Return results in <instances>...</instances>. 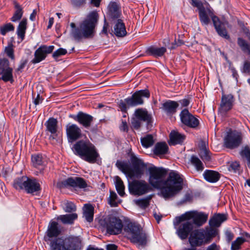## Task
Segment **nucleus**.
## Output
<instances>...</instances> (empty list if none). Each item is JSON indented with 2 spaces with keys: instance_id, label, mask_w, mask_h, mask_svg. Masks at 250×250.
<instances>
[{
  "instance_id": "nucleus-21",
  "label": "nucleus",
  "mask_w": 250,
  "mask_h": 250,
  "mask_svg": "<svg viewBox=\"0 0 250 250\" xmlns=\"http://www.w3.org/2000/svg\"><path fill=\"white\" fill-rule=\"evenodd\" d=\"M179 225L177 234L181 240H185L193 230V225L190 221L181 222Z\"/></svg>"
},
{
  "instance_id": "nucleus-24",
  "label": "nucleus",
  "mask_w": 250,
  "mask_h": 250,
  "mask_svg": "<svg viewBox=\"0 0 250 250\" xmlns=\"http://www.w3.org/2000/svg\"><path fill=\"white\" fill-rule=\"evenodd\" d=\"M113 26V32L116 36L118 37H124L126 36L127 32L126 31L125 24L123 20H119L114 23H110Z\"/></svg>"
},
{
  "instance_id": "nucleus-41",
  "label": "nucleus",
  "mask_w": 250,
  "mask_h": 250,
  "mask_svg": "<svg viewBox=\"0 0 250 250\" xmlns=\"http://www.w3.org/2000/svg\"><path fill=\"white\" fill-rule=\"evenodd\" d=\"M153 196L152 194L149 195L146 198L135 200L134 202L135 204L141 208L146 209L149 206L150 200L152 199Z\"/></svg>"
},
{
  "instance_id": "nucleus-52",
  "label": "nucleus",
  "mask_w": 250,
  "mask_h": 250,
  "mask_svg": "<svg viewBox=\"0 0 250 250\" xmlns=\"http://www.w3.org/2000/svg\"><path fill=\"white\" fill-rule=\"evenodd\" d=\"M4 51L8 57L12 60H14L15 56L14 54L13 45L12 43H9L8 46L5 47Z\"/></svg>"
},
{
  "instance_id": "nucleus-7",
  "label": "nucleus",
  "mask_w": 250,
  "mask_h": 250,
  "mask_svg": "<svg viewBox=\"0 0 250 250\" xmlns=\"http://www.w3.org/2000/svg\"><path fill=\"white\" fill-rule=\"evenodd\" d=\"M150 94L147 89L135 91L130 97L121 100L118 103V107L122 112L127 113L130 107L142 105L144 103V98H149Z\"/></svg>"
},
{
  "instance_id": "nucleus-58",
  "label": "nucleus",
  "mask_w": 250,
  "mask_h": 250,
  "mask_svg": "<svg viewBox=\"0 0 250 250\" xmlns=\"http://www.w3.org/2000/svg\"><path fill=\"white\" fill-rule=\"evenodd\" d=\"M209 225L211 227L215 228L219 227L221 225L220 222L217 220L216 217L213 215L209 220Z\"/></svg>"
},
{
  "instance_id": "nucleus-16",
  "label": "nucleus",
  "mask_w": 250,
  "mask_h": 250,
  "mask_svg": "<svg viewBox=\"0 0 250 250\" xmlns=\"http://www.w3.org/2000/svg\"><path fill=\"white\" fill-rule=\"evenodd\" d=\"M62 233V229L60 228L57 222L51 221L48 226L47 229L45 232L44 237V240L45 242H51L54 239L60 237L59 235Z\"/></svg>"
},
{
  "instance_id": "nucleus-53",
  "label": "nucleus",
  "mask_w": 250,
  "mask_h": 250,
  "mask_svg": "<svg viewBox=\"0 0 250 250\" xmlns=\"http://www.w3.org/2000/svg\"><path fill=\"white\" fill-rule=\"evenodd\" d=\"M67 53V50L62 48H60L52 54L53 58L55 60L57 59L62 56L64 55Z\"/></svg>"
},
{
  "instance_id": "nucleus-27",
  "label": "nucleus",
  "mask_w": 250,
  "mask_h": 250,
  "mask_svg": "<svg viewBox=\"0 0 250 250\" xmlns=\"http://www.w3.org/2000/svg\"><path fill=\"white\" fill-rule=\"evenodd\" d=\"M41 189L40 185L37 182L36 179L28 178L24 189L27 193L33 194L35 192L41 190Z\"/></svg>"
},
{
  "instance_id": "nucleus-45",
  "label": "nucleus",
  "mask_w": 250,
  "mask_h": 250,
  "mask_svg": "<svg viewBox=\"0 0 250 250\" xmlns=\"http://www.w3.org/2000/svg\"><path fill=\"white\" fill-rule=\"evenodd\" d=\"M115 186L117 192L121 196L125 194V186L122 179L118 176L115 177Z\"/></svg>"
},
{
  "instance_id": "nucleus-34",
  "label": "nucleus",
  "mask_w": 250,
  "mask_h": 250,
  "mask_svg": "<svg viewBox=\"0 0 250 250\" xmlns=\"http://www.w3.org/2000/svg\"><path fill=\"white\" fill-rule=\"evenodd\" d=\"M27 21L26 18H23L20 21L17 27V34L18 37L23 41L24 39L25 34L27 29Z\"/></svg>"
},
{
  "instance_id": "nucleus-17",
  "label": "nucleus",
  "mask_w": 250,
  "mask_h": 250,
  "mask_svg": "<svg viewBox=\"0 0 250 250\" xmlns=\"http://www.w3.org/2000/svg\"><path fill=\"white\" fill-rule=\"evenodd\" d=\"M122 12L120 7L117 2H110L107 6L106 20L109 23H114L119 20H122Z\"/></svg>"
},
{
  "instance_id": "nucleus-35",
  "label": "nucleus",
  "mask_w": 250,
  "mask_h": 250,
  "mask_svg": "<svg viewBox=\"0 0 250 250\" xmlns=\"http://www.w3.org/2000/svg\"><path fill=\"white\" fill-rule=\"evenodd\" d=\"M0 81H3L5 83L9 82L12 83L14 80L13 75V68L12 67L9 69H5L2 71H0Z\"/></svg>"
},
{
  "instance_id": "nucleus-40",
  "label": "nucleus",
  "mask_w": 250,
  "mask_h": 250,
  "mask_svg": "<svg viewBox=\"0 0 250 250\" xmlns=\"http://www.w3.org/2000/svg\"><path fill=\"white\" fill-rule=\"evenodd\" d=\"M116 166L123 173L131 177V167L127 163L117 160L116 163Z\"/></svg>"
},
{
  "instance_id": "nucleus-8",
  "label": "nucleus",
  "mask_w": 250,
  "mask_h": 250,
  "mask_svg": "<svg viewBox=\"0 0 250 250\" xmlns=\"http://www.w3.org/2000/svg\"><path fill=\"white\" fill-rule=\"evenodd\" d=\"M99 223L101 226L106 229V232L110 235L120 234L123 228L122 221L112 215L101 219Z\"/></svg>"
},
{
  "instance_id": "nucleus-11",
  "label": "nucleus",
  "mask_w": 250,
  "mask_h": 250,
  "mask_svg": "<svg viewBox=\"0 0 250 250\" xmlns=\"http://www.w3.org/2000/svg\"><path fill=\"white\" fill-rule=\"evenodd\" d=\"M130 160L132 165L130 170L131 178H141L144 173L146 165L141 159L138 158L134 154L131 155Z\"/></svg>"
},
{
  "instance_id": "nucleus-46",
  "label": "nucleus",
  "mask_w": 250,
  "mask_h": 250,
  "mask_svg": "<svg viewBox=\"0 0 250 250\" xmlns=\"http://www.w3.org/2000/svg\"><path fill=\"white\" fill-rule=\"evenodd\" d=\"M237 44L244 52H247L249 55H250V45L244 39L240 37L238 38Z\"/></svg>"
},
{
  "instance_id": "nucleus-25",
  "label": "nucleus",
  "mask_w": 250,
  "mask_h": 250,
  "mask_svg": "<svg viewBox=\"0 0 250 250\" xmlns=\"http://www.w3.org/2000/svg\"><path fill=\"white\" fill-rule=\"evenodd\" d=\"M201 229L202 231H203V234L205 236V243H206V244L210 243L212 239L219 234V230L217 228L210 226L206 227L205 229Z\"/></svg>"
},
{
  "instance_id": "nucleus-33",
  "label": "nucleus",
  "mask_w": 250,
  "mask_h": 250,
  "mask_svg": "<svg viewBox=\"0 0 250 250\" xmlns=\"http://www.w3.org/2000/svg\"><path fill=\"white\" fill-rule=\"evenodd\" d=\"M78 218V215L76 213H72L64 215H61L57 217V220L61 221L63 224L72 225L74 221Z\"/></svg>"
},
{
  "instance_id": "nucleus-10",
  "label": "nucleus",
  "mask_w": 250,
  "mask_h": 250,
  "mask_svg": "<svg viewBox=\"0 0 250 250\" xmlns=\"http://www.w3.org/2000/svg\"><path fill=\"white\" fill-rule=\"evenodd\" d=\"M57 187L59 189L73 188L76 189L84 188L87 187L86 181L80 177H70L57 183Z\"/></svg>"
},
{
  "instance_id": "nucleus-14",
  "label": "nucleus",
  "mask_w": 250,
  "mask_h": 250,
  "mask_svg": "<svg viewBox=\"0 0 250 250\" xmlns=\"http://www.w3.org/2000/svg\"><path fill=\"white\" fill-rule=\"evenodd\" d=\"M180 120L183 124L190 128H195L199 125V121L190 113L187 108L183 109L180 113Z\"/></svg>"
},
{
  "instance_id": "nucleus-49",
  "label": "nucleus",
  "mask_w": 250,
  "mask_h": 250,
  "mask_svg": "<svg viewBox=\"0 0 250 250\" xmlns=\"http://www.w3.org/2000/svg\"><path fill=\"white\" fill-rule=\"evenodd\" d=\"M14 29V26L11 23L9 22L0 26V33L4 36L5 35L7 32L13 31Z\"/></svg>"
},
{
  "instance_id": "nucleus-50",
  "label": "nucleus",
  "mask_w": 250,
  "mask_h": 250,
  "mask_svg": "<svg viewBox=\"0 0 250 250\" xmlns=\"http://www.w3.org/2000/svg\"><path fill=\"white\" fill-rule=\"evenodd\" d=\"M246 241L245 239L241 237H239L232 242L231 250H238L240 248V246Z\"/></svg>"
},
{
  "instance_id": "nucleus-9",
  "label": "nucleus",
  "mask_w": 250,
  "mask_h": 250,
  "mask_svg": "<svg viewBox=\"0 0 250 250\" xmlns=\"http://www.w3.org/2000/svg\"><path fill=\"white\" fill-rule=\"evenodd\" d=\"M150 185L145 180H134L129 182L128 190L131 195L141 196L152 190Z\"/></svg>"
},
{
  "instance_id": "nucleus-5",
  "label": "nucleus",
  "mask_w": 250,
  "mask_h": 250,
  "mask_svg": "<svg viewBox=\"0 0 250 250\" xmlns=\"http://www.w3.org/2000/svg\"><path fill=\"white\" fill-rule=\"evenodd\" d=\"M82 241L79 237L70 235L56 238L51 241V250H81Z\"/></svg>"
},
{
  "instance_id": "nucleus-15",
  "label": "nucleus",
  "mask_w": 250,
  "mask_h": 250,
  "mask_svg": "<svg viewBox=\"0 0 250 250\" xmlns=\"http://www.w3.org/2000/svg\"><path fill=\"white\" fill-rule=\"evenodd\" d=\"M69 117L77 122L86 129H89L93 122L94 117L83 111H79L76 115L70 114Z\"/></svg>"
},
{
  "instance_id": "nucleus-3",
  "label": "nucleus",
  "mask_w": 250,
  "mask_h": 250,
  "mask_svg": "<svg viewBox=\"0 0 250 250\" xmlns=\"http://www.w3.org/2000/svg\"><path fill=\"white\" fill-rule=\"evenodd\" d=\"M71 149L75 155L90 164L96 163L100 157L95 146L87 139L76 141Z\"/></svg>"
},
{
  "instance_id": "nucleus-36",
  "label": "nucleus",
  "mask_w": 250,
  "mask_h": 250,
  "mask_svg": "<svg viewBox=\"0 0 250 250\" xmlns=\"http://www.w3.org/2000/svg\"><path fill=\"white\" fill-rule=\"evenodd\" d=\"M195 212L196 211L186 212L184 214H182L180 216L176 217L175 218L174 225H178L181 222H184V221H189L188 220L190 219H192L193 220Z\"/></svg>"
},
{
  "instance_id": "nucleus-56",
  "label": "nucleus",
  "mask_w": 250,
  "mask_h": 250,
  "mask_svg": "<svg viewBox=\"0 0 250 250\" xmlns=\"http://www.w3.org/2000/svg\"><path fill=\"white\" fill-rule=\"evenodd\" d=\"M131 125L132 128L138 130L141 126V121L136 117L132 118L131 121Z\"/></svg>"
},
{
  "instance_id": "nucleus-1",
  "label": "nucleus",
  "mask_w": 250,
  "mask_h": 250,
  "mask_svg": "<svg viewBox=\"0 0 250 250\" xmlns=\"http://www.w3.org/2000/svg\"><path fill=\"white\" fill-rule=\"evenodd\" d=\"M148 183L153 188L160 190V194L165 199L172 197L183 188V179L174 171L169 172L165 180L167 170L162 167L152 166L148 168Z\"/></svg>"
},
{
  "instance_id": "nucleus-22",
  "label": "nucleus",
  "mask_w": 250,
  "mask_h": 250,
  "mask_svg": "<svg viewBox=\"0 0 250 250\" xmlns=\"http://www.w3.org/2000/svg\"><path fill=\"white\" fill-rule=\"evenodd\" d=\"M179 103L177 101L167 100L162 104L160 108L169 117H172L177 111Z\"/></svg>"
},
{
  "instance_id": "nucleus-6",
  "label": "nucleus",
  "mask_w": 250,
  "mask_h": 250,
  "mask_svg": "<svg viewBox=\"0 0 250 250\" xmlns=\"http://www.w3.org/2000/svg\"><path fill=\"white\" fill-rule=\"evenodd\" d=\"M208 14L206 9L199 12V19L202 25H207L210 23V21L209 18L210 16L218 34L225 39L230 40V36L228 34L224 23L217 16L214 15L210 9H208Z\"/></svg>"
},
{
  "instance_id": "nucleus-47",
  "label": "nucleus",
  "mask_w": 250,
  "mask_h": 250,
  "mask_svg": "<svg viewBox=\"0 0 250 250\" xmlns=\"http://www.w3.org/2000/svg\"><path fill=\"white\" fill-rule=\"evenodd\" d=\"M190 162L193 165L196 170L198 171H202L203 170L204 167L201 161L195 155H192L190 158Z\"/></svg>"
},
{
  "instance_id": "nucleus-23",
  "label": "nucleus",
  "mask_w": 250,
  "mask_h": 250,
  "mask_svg": "<svg viewBox=\"0 0 250 250\" xmlns=\"http://www.w3.org/2000/svg\"><path fill=\"white\" fill-rule=\"evenodd\" d=\"M134 115L140 121L146 122L147 129H151L152 126V116L148 114V111L146 109H137L135 111Z\"/></svg>"
},
{
  "instance_id": "nucleus-59",
  "label": "nucleus",
  "mask_w": 250,
  "mask_h": 250,
  "mask_svg": "<svg viewBox=\"0 0 250 250\" xmlns=\"http://www.w3.org/2000/svg\"><path fill=\"white\" fill-rule=\"evenodd\" d=\"M191 4L194 7H197L199 10V12L206 9L202 1L199 0H193Z\"/></svg>"
},
{
  "instance_id": "nucleus-57",
  "label": "nucleus",
  "mask_w": 250,
  "mask_h": 250,
  "mask_svg": "<svg viewBox=\"0 0 250 250\" xmlns=\"http://www.w3.org/2000/svg\"><path fill=\"white\" fill-rule=\"evenodd\" d=\"M209 153V151L208 149H204L203 150L200 151L199 155L203 160L209 161L210 160V156Z\"/></svg>"
},
{
  "instance_id": "nucleus-31",
  "label": "nucleus",
  "mask_w": 250,
  "mask_h": 250,
  "mask_svg": "<svg viewBox=\"0 0 250 250\" xmlns=\"http://www.w3.org/2000/svg\"><path fill=\"white\" fill-rule=\"evenodd\" d=\"M205 179L209 183H216L220 178V174L216 171L206 170L203 174Z\"/></svg>"
},
{
  "instance_id": "nucleus-39",
  "label": "nucleus",
  "mask_w": 250,
  "mask_h": 250,
  "mask_svg": "<svg viewBox=\"0 0 250 250\" xmlns=\"http://www.w3.org/2000/svg\"><path fill=\"white\" fill-rule=\"evenodd\" d=\"M239 154L242 160L246 162L247 166L250 168V147L248 145L242 147Z\"/></svg>"
},
{
  "instance_id": "nucleus-29",
  "label": "nucleus",
  "mask_w": 250,
  "mask_h": 250,
  "mask_svg": "<svg viewBox=\"0 0 250 250\" xmlns=\"http://www.w3.org/2000/svg\"><path fill=\"white\" fill-rule=\"evenodd\" d=\"M166 51L167 49L165 47H157L154 46H150L147 48L146 53L149 55L158 58L162 57Z\"/></svg>"
},
{
  "instance_id": "nucleus-42",
  "label": "nucleus",
  "mask_w": 250,
  "mask_h": 250,
  "mask_svg": "<svg viewBox=\"0 0 250 250\" xmlns=\"http://www.w3.org/2000/svg\"><path fill=\"white\" fill-rule=\"evenodd\" d=\"M14 7L16 10L10 20L13 22H16L21 19L23 11L21 6L16 1L14 2Z\"/></svg>"
},
{
  "instance_id": "nucleus-48",
  "label": "nucleus",
  "mask_w": 250,
  "mask_h": 250,
  "mask_svg": "<svg viewBox=\"0 0 250 250\" xmlns=\"http://www.w3.org/2000/svg\"><path fill=\"white\" fill-rule=\"evenodd\" d=\"M142 145L148 148L154 144L153 138L152 135L148 134L146 136L142 138L141 140Z\"/></svg>"
},
{
  "instance_id": "nucleus-51",
  "label": "nucleus",
  "mask_w": 250,
  "mask_h": 250,
  "mask_svg": "<svg viewBox=\"0 0 250 250\" xmlns=\"http://www.w3.org/2000/svg\"><path fill=\"white\" fill-rule=\"evenodd\" d=\"M63 209L66 212L73 213L76 210V206L72 202L67 201L65 204V207Z\"/></svg>"
},
{
  "instance_id": "nucleus-44",
  "label": "nucleus",
  "mask_w": 250,
  "mask_h": 250,
  "mask_svg": "<svg viewBox=\"0 0 250 250\" xmlns=\"http://www.w3.org/2000/svg\"><path fill=\"white\" fill-rule=\"evenodd\" d=\"M121 200L118 199L117 194L113 191H110V196L108 203L111 207H116L121 203Z\"/></svg>"
},
{
  "instance_id": "nucleus-63",
  "label": "nucleus",
  "mask_w": 250,
  "mask_h": 250,
  "mask_svg": "<svg viewBox=\"0 0 250 250\" xmlns=\"http://www.w3.org/2000/svg\"><path fill=\"white\" fill-rule=\"evenodd\" d=\"M109 23H110L109 22H107V20H106V18L104 17V26H103V28L102 32L106 35H107L108 34L107 30L109 27Z\"/></svg>"
},
{
  "instance_id": "nucleus-43",
  "label": "nucleus",
  "mask_w": 250,
  "mask_h": 250,
  "mask_svg": "<svg viewBox=\"0 0 250 250\" xmlns=\"http://www.w3.org/2000/svg\"><path fill=\"white\" fill-rule=\"evenodd\" d=\"M31 161L33 166L36 168L44 165V161L42 156L41 154H35L31 156Z\"/></svg>"
},
{
  "instance_id": "nucleus-18",
  "label": "nucleus",
  "mask_w": 250,
  "mask_h": 250,
  "mask_svg": "<svg viewBox=\"0 0 250 250\" xmlns=\"http://www.w3.org/2000/svg\"><path fill=\"white\" fill-rule=\"evenodd\" d=\"M201 229L193 230L188 238V242L191 246L190 248L196 249L206 244L205 236Z\"/></svg>"
},
{
  "instance_id": "nucleus-4",
  "label": "nucleus",
  "mask_w": 250,
  "mask_h": 250,
  "mask_svg": "<svg viewBox=\"0 0 250 250\" xmlns=\"http://www.w3.org/2000/svg\"><path fill=\"white\" fill-rule=\"evenodd\" d=\"M123 229L132 243L138 244L139 246L143 248L146 246L147 235L140 225L130 222L126 223Z\"/></svg>"
},
{
  "instance_id": "nucleus-26",
  "label": "nucleus",
  "mask_w": 250,
  "mask_h": 250,
  "mask_svg": "<svg viewBox=\"0 0 250 250\" xmlns=\"http://www.w3.org/2000/svg\"><path fill=\"white\" fill-rule=\"evenodd\" d=\"M45 126H46V130L49 132L53 135H50L49 138L55 139L54 136L58 130V121L57 119L51 117L45 122Z\"/></svg>"
},
{
  "instance_id": "nucleus-20",
  "label": "nucleus",
  "mask_w": 250,
  "mask_h": 250,
  "mask_svg": "<svg viewBox=\"0 0 250 250\" xmlns=\"http://www.w3.org/2000/svg\"><path fill=\"white\" fill-rule=\"evenodd\" d=\"M234 101V96L232 94H223L219 108L220 112L225 115L233 107Z\"/></svg>"
},
{
  "instance_id": "nucleus-62",
  "label": "nucleus",
  "mask_w": 250,
  "mask_h": 250,
  "mask_svg": "<svg viewBox=\"0 0 250 250\" xmlns=\"http://www.w3.org/2000/svg\"><path fill=\"white\" fill-rule=\"evenodd\" d=\"M216 217L217 220L220 222L221 224L223 222L226 221L228 218V215L223 213H216L214 215Z\"/></svg>"
},
{
  "instance_id": "nucleus-60",
  "label": "nucleus",
  "mask_w": 250,
  "mask_h": 250,
  "mask_svg": "<svg viewBox=\"0 0 250 250\" xmlns=\"http://www.w3.org/2000/svg\"><path fill=\"white\" fill-rule=\"evenodd\" d=\"M72 5L76 8L83 6L86 3V0H71Z\"/></svg>"
},
{
  "instance_id": "nucleus-37",
  "label": "nucleus",
  "mask_w": 250,
  "mask_h": 250,
  "mask_svg": "<svg viewBox=\"0 0 250 250\" xmlns=\"http://www.w3.org/2000/svg\"><path fill=\"white\" fill-rule=\"evenodd\" d=\"M28 178L27 176H22L15 179L13 184V187L17 190L25 189Z\"/></svg>"
},
{
  "instance_id": "nucleus-30",
  "label": "nucleus",
  "mask_w": 250,
  "mask_h": 250,
  "mask_svg": "<svg viewBox=\"0 0 250 250\" xmlns=\"http://www.w3.org/2000/svg\"><path fill=\"white\" fill-rule=\"evenodd\" d=\"M208 218V214L204 212H199L196 211L193 221L191 223L193 225L194 224L197 227H199L203 225L207 222Z\"/></svg>"
},
{
  "instance_id": "nucleus-55",
  "label": "nucleus",
  "mask_w": 250,
  "mask_h": 250,
  "mask_svg": "<svg viewBox=\"0 0 250 250\" xmlns=\"http://www.w3.org/2000/svg\"><path fill=\"white\" fill-rule=\"evenodd\" d=\"M191 100V97L189 95H187L185 98L177 102L179 104H181L182 107H187L190 104Z\"/></svg>"
},
{
  "instance_id": "nucleus-2",
  "label": "nucleus",
  "mask_w": 250,
  "mask_h": 250,
  "mask_svg": "<svg viewBox=\"0 0 250 250\" xmlns=\"http://www.w3.org/2000/svg\"><path fill=\"white\" fill-rule=\"evenodd\" d=\"M99 19L97 11L90 12L86 18L81 22L79 26H76L74 22L70 24L72 28L71 36L77 42H81L83 39H91L94 36L95 28Z\"/></svg>"
},
{
  "instance_id": "nucleus-32",
  "label": "nucleus",
  "mask_w": 250,
  "mask_h": 250,
  "mask_svg": "<svg viewBox=\"0 0 250 250\" xmlns=\"http://www.w3.org/2000/svg\"><path fill=\"white\" fill-rule=\"evenodd\" d=\"M185 136L182 135L175 131H172L169 134L170 145H176L177 144H182L185 139Z\"/></svg>"
},
{
  "instance_id": "nucleus-13",
  "label": "nucleus",
  "mask_w": 250,
  "mask_h": 250,
  "mask_svg": "<svg viewBox=\"0 0 250 250\" xmlns=\"http://www.w3.org/2000/svg\"><path fill=\"white\" fill-rule=\"evenodd\" d=\"M66 134L68 142L70 143L80 140L83 137L81 128L77 125L68 124L66 125Z\"/></svg>"
},
{
  "instance_id": "nucleus-64",
  "label": "nucleus",
  "mask_w": 250,
  "mask_h": 250,
  "mask_svg": "<svg viewBox=\"0 0 250 250\" xmlns=\"http://www.w3.org/2000/svg\"><path fill=\"white\" fill-rule=\"evenodd\" d=\"M243 72L245 73L250 72V62L246 61L244 63Z\"/></svg>"
},
{
  "instance_id": "nucleus-38",
  "label": "nucleus",
  "mask_w": 250,
  "mask_h": 250,
  "mask_svg": "<svg viewBox=\"0 0 250 250\" xmlns=\"http://www.w3.org/2000/svg\"><path fill=\"white\" fill-rule=\"evenodd\" d=\"M94 208L91 204H85L83 207V215L86 221L91 222L93 220Z\"/></svg>"
},
{
  "instance_id": "nucleus-54",
  "label": "nucleus",
  "mask_w": 250,
  "mask_h": 250,
  "mask_svg": "<svg viewBox=\"0 0 250 250\" xmlns=\"http://www.w3.org/2000/svg\"><path fill=\"white\" fill-rule=\"evenodd\" d=\"M10 63L6 58L0 59V71H2L6 69L10 68Z\"/></svg>"
},
{
  "instance_id": "nucleus-12",
  "label": "nucleus",
  "mask_w": 250,
  "mask_h": 250,
  "mask_svg": "<svg viewBox=\"0 0 250 250\" xmlns=\"http://www.w3.org/2000/svg\"><path fill=\"white\" fill-rule=\"evenodd\" d=\"M224 146L229 149L238 147L242 143V137L240 133L236 131L228 132L224 139Z\"/></svg>"
},
{
  "instance_id": "nucleus-28",
  "label": "nucleus",
  "mask_w": 250,
  "mask_h": 250,
  "mask_svg": "<svg viewBox=\"0 0 250 250\" xmlns=\"http://www.w3.org/2000/svg\"><path fill=\"white\" fill-rule=\"evenodd\" d=\"M169 148L165 142H158L155 145L153 153L156 156L165 155L168 153Z\"/></svg>"
},
{
  "instance_id": "nucleus-19",
  "label": "nucleus",
  "mask_w": 250,
  "mask_h": 250,
  "mask_svg": "<svg viewBox=\"0 0 250 250\" xmlns=\"http://www.w3.org/2000/svg\"><path fill=\"white\" fill-rule=\"evenodd\" d=\"M54 45L47 46L42 45L40 46L34 53V58L31 61L34 64L39 63L44 60L47 54L52 53L54 49Z\"/></svg>"
},
{
  "instance_id": "nucleus-61",
  "label": "nucleus",
  "mask_w": 250,
  "mask_h": 250,
  "mask_svg": "<svg viewBox=\"0 0 250 250\" xmlns=\"http://www.w3.org/2000/svg\"><path fill=\"white\" fill-rule=\"evenodd\" d=\"M240 167V164L238 162H232L229 167V171H233V172H236L237 170L239 169Z\"/></svg>"
}]
</instances>
